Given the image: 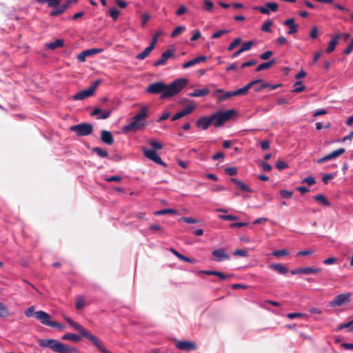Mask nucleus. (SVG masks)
I'll use <instances>...</instances> for the list:
<instances>
[{
  "mask_svg": "<svg viewBox=\"0 0 353 353\" xmlns=\"http://www.w3.org/2000/svg\"><path fill=\"white\" fill-rule=\"evenodd\" d=\"M212 124L211 117H202L196 121V125L198 128L207 130Z\"/></svg>",
  "mask_w": 353,
  "mask_h": 353,
  "instance_id": "412c9836",
  "label": "nucleus"
},
{
  "mask_svg": "<svg viewBox=\"0 0 353 353\" xmlns=\"http://www.w3.org/2000/svg\"><path fill=\"white\" fill-rule=\"evenodd\" d=\"M270 268L281 274H285L288 272V269L281 263L272 264L270 265Z\"/></svg>",
  "mask_w": 353,
  "mask_h": 353,
  "instance_id": "a878e982",
  "label": "nucleus"
},
{
  "mask_svg": "<svg viewBox=\"0 0 353 353\" xmlns=\"http://www.w3.org/2000/svg\"><path fill=\"white\" fill-rule=\"evenodd\" d=\"M314 199L318 202H320L323 205L329 207L330 206V203L329 201L325 197L323 194H317L314 196Z\"/></svg>",
  "mask_w": 353,
  "mask_h": 353,
  "instance_id": "473e14b6",
  "label": "nucleus"
},
{
  "mask_svg": "<svg viewBox=\"0 0 353 353\" xmlns=\"http://www.w3.org/2000/svg\"><path fill=\"white\" fill-rule=\"evenodd\" d=\"M303 274H311L319 273L322 271V269L319 268L306 267V268H303Z\"/></svg>",
  "mask_w": 353,
  "mask_h": 353,
  "instance_id": "e433bc0d",
  "label": "nucleus"
},
{
  "mask_svg": "<svg viewBox=\"0 0 353 353\" xmlns=\"http://www.w3.org/2000/svg\"><path fill=\"white\" fill-rule=\"evenodd\" d=\"M187 8L184 5H181L178 10L176 11V14L178 16H181L187 12Z\"/></svg>",
  "mask_w": 353,
  "mask_h": 353,
  "instance_id": "052dcab7",
  "label": "nucleus"
},
{
  "mask_svg": "<svg viewBox=\"0 0 353 353\" xmlns=\"http://www.w3.org/2000/svg\"><path fill=\"white\" fill-rule=\"evenodd\" d=\"M273 54V52L271 50H268L262 53L259 55V59L261 60H268L272 55Z\"/></svg>",
  "mask_w": 353,
  "mask_h": 353,
  "instance_id": "4d7b16f0",
  "label": "nucleus"
},
{
  "mask_svg": "<svg viewBox=\"0 0 353 353\" xmlns=\"http://www.w3.org/2000/svg\"><path fill=\"white\" fill-rule=\"evenodd\" d=\"M293 192L286 190H280V195L282 198L290 199L292 197Z\"/></svg>",
  "mask_w": 353,
  "mask_h": 353,
  "instance_id": "3c124183",
  "label": "nucleus"
},
{
  "mask_svg": "<svg viewBox=\"0 0 353 353\" xmlns=\"http://www.w3.org/2000/svg\"><path fill=\"white\" fill-rule=\"evenodd\" d=\"M40 4L47 3L50 8H56L60 5L61 0H36Z\"/></svg>",
  "mask_w": 353,
  "mask_h": 353,
  "instance_id": "7c9ffc66",
  "label": "nucleus"
},
{
  "mask_svg": "<svg viewBox=\"0 0 353 353\" xmlns=\"http://www.w3.org/2000/svg\"><path fill=\"white\" fill-rule=\"evenodd\" d=\"M119 11L114 8H112L109 10V14L112 18L114 21H116L117 20L119 16Z\"/></svg>",
  "mask_w": 353,
  "mask_h": 353,
  "instance_id": "37998d69",
  "label": "nucleus"
},
{
  "mask_svg": "<svg viewBox=\"0 0 353 353\" xmlns=\"http://www.w3.org/2000/svg\"><path fill=\"white\" fill-rule=\"evenodd\" d=\"M167 214H176V211L174 209H164L154 212L156 215H165Z\"/></svg>",
  "mask_w": 353,
  "mask_h": 353,
  "instance_id": "58836bf2",
  "label": "nucleus"
},
{
  "mask_svg": "<svg viewBox=\"0 0 353 353\" xmlns=\"http://www.w3.org/2000/svg\"><path fill=\"white\" fill-rule=\"evenodd\" d=\"M70 130L76 133L79 137L88 136L92 133L93 126L90 123H81L70 127Z\"/></svg>",
  "mask_w": 353,
  "mask_h": 353,
  "instance_id": "0eeeda50",
  "label": "nucleus"
},
{
  "mask_svg": "<svg viewBox=\"0 0 353 353\" xmlns=\"http://www.w3.org/2000/svg\"><path fill=\"white\" fill-rule=\"evenodd\" d=\"M235 114L236 111L234 110L218 111L210 116L212 123L215 127H221L225 122L229 121Z\"/></svg>",
  "mask_w": 353,
  "mask_h": 353,
  "instance_id": "423d86ee",
  "label": "nucleus"
},
{
  "mask_svg": "<svg viewBox=\"0 0 353 353\" xmlns=\"http://www.w3.org/2000/svg\"><path fill=\"white\" fill-rule=\"evenodd\" d=\"M272 24H273V22L271 20H268L263 24L261 29V31L265 32H271L270 27L272 26Z\"/></svg>",
  "mask_w": 353,
  "mask_h": 353,
  "instance_id": "ea45409f",
  "label": "nucleus"
},
{
  "mask_svg": "<svg viewBox=\"0 0 353 353\" xmlns=\"http://www.w3.org/2000/svg\"><path fill=\"white\" fill-rule=\"evenodd\" d=\"M229 32H230L229 30H219L216 31V32H214L211 36V38L214 39H218V38L221 37L222 35L228 34Z\"/></svg>",
  "mask_w": 353,
  "mask_h": 353,
  "instance_id": "79ce46f5",
  "label": "nucleus"
},
{
  "mask_svg": "<svg viewBox=\"0 0 353 353\" xmlns=\"http://www.w3.org/2000/svg\"><path fill=\"white\" fill-rule=\"evenodd\" d=\"M180 220L187 223H197L199 222V220L194 218L186 216L181 217Z\"/></svg>",
  "mask_w": 353,
  "mask_h": 353,
  "instance_id": "864d4df0",
  "label": "nucleus"
},
{
  "mask_svg": "<svg viewBox=\"0 0 353 353\" xmlns=\"http://www.w3.org/2000/svg\"><path fill=\"white\" fill-rule=\"evenodd\" d=\"M254 43L252 41H247L241 46L240 48L243 52L249 50L253 46Z\"/></svg>",
  "mask_w": 353,
  "mask_h": 353,
  "instance_id": "8fccbe9b",
  "label": "nucleus"
},
{
  "mask_svg": "<svg viewBox=\"0 0 353 353\" xmlns=\"http://www.w3.org/2000/svg\"><path fill=\"white\" fill-rule=\"evenodd\" d=\"M103 52L102 48H91L85 50L77 55V60L79 62H83L85 60V57L98 54Z\"/></svg>",
  "mask_w": 353,
  "mask_h": 353,
  "instance_id": "2eb2a0df",
  "label": "nucleus"
},
{
  "mask_svg": "<svg viewBox=\"0 0 353 353\" xmlns=\"http://www.w3.org/2000/svg\"><path fill=\"white\" fill-rule=\"evenodd\" d=\"M276 167L279 170H282L287 168L288 165L284 161H277L276 163Z\"/></svg>",
  "mask_w": 353,
  "mask_h": 353,
  "instance_id": "09e8293b",
  "label": "nucleus"
},
{
  "mask_svg": "<svg viewBox=\"0 0 353 353\" xmlns=\"http://www.w3.org/2000/svg\"><path fill=\"white\" fill-rule=\"evenodd\" d=\"M37 343L41 347H49L58 353H79V350L73 347L62 343L55 339H38Z\"/></svg>",
  "mask_w": 353,
  "mask_h": 353,
  "instance_id": "20e7f679",
  "label": "nucleus"
},
{
  "mask_svg": "<svg viewBox=\"0 0 353 353\" xmlns=\"http://www.w3.org/2000/svg\"><path fill=\"white\" fill-rule=\"evenodd\" d=\"M162 34V32L161 31H159L157 32L152 37V39L151 41V43L150 45L152 46L153 47L155 48V46H156V43L158 41V39L159 37V36H161Z\"/></svg>",
  "mask_w": 353,
  "mask_h": 353,
  "instance_id": "13d9d810",
  "label": "nucleus"
},
{
  "mask_svg": "<svg viewBox=\"0 0 353 353\" xmlns=\"http://www.w3.org/2000/svg\"><path fill=\"white\" fill-rule=\"evenodd\" d=\"M185 29V26H178L176 27L171 34V37L174 38L180 34Z\"/></svg>",
  "mask_w": 353,
  "mask_h": 353,
  "instance_id": "a18cd8bd",
  "label": "nucleus"
},
{
  "mask_svg": "<svg viewBox=\"0 0 353 353\" xmlns=\"http://www.w3.org/2000/svg\"><path fill=\"white\" fill-rule=\"evenodd\" d=\"M148 113V108L143 106L139 112L132 117V121L123 128V131L124 132H137L142 129L146 124Z\"/></svg>",
  "mask_w": 353,
  "mask_h": 353,
  "instance_id": "7ed1b4c3",
  "label": "nucleus"
},
{
  "mask_svg": "<svg viewBox=\"0 0 353 353\" xmlns=\"http://www.w3.org/2000/svg\"><path fill=\"white\" fill-rule=\"evenodd\" d=\"M230 181L233 182L236 185V187L240 190L246 192H252V190L243 181H239L234 178H231Z\"/></svg>",
  "mask_w": 353,
  "mask_h": 353,
  "instance_id": "5701e85b",
  "label": "nucleus"
},
{
  "mask_svg": "<svg viewBox=\"0 0 353 353\" xmlns=\"http://www.w3.org/2000/svg\"><path fill=\"white\" fill-rule=\"evenodd\" d=\"M204 4H205V9L207 10V11H212L213 7H214V4L213 3L210 1V0H205L204 1Z\"/></svg>",
  "mask_w": 353,
  "mask_h": 353,
  "instance_id": "69168bd1",
  "label": "nucleus"
},
{
  "mask_svg": "<svg viewBox=\"0 0 353 353\" xmlns=\"http://www.w3.org/2000/svg\"><path fill=\"white\" fill-rule=\"evenodd\" d=\"M278 4L274 2H268L265 3V6H259L254 8L255 10H259L260 12L264 14H269L270 10L274 12L278 10Z\"/></svg>",
  "mask_w": 353,
  "mask_h": 353,
  "instance_id": "f8f14e48",
  "label": "nucleus"
},
{
  "mask_svg": "<svg viewBox=\"0 0 353 353\" xmlns=\"http://www.w3.org/2000/svg\"><path fill=\"white\" fill-rule=\"evenodd\" d=\"M196 64H198L197 63V59L196 58H194L186 63H185L183 65V68H190L191 66H193Z\"/></svg>",
  "mask_w": 353,
  "mask_h": 353,
  "instance_id": "bf43d9fd",
  "label": "nucleus"
},
{
  "mask_svg": "<svg viewBox=\"0 0 353 353\" xmlns=\"http://www.w3.org/2000/svg\"><path fill=\"white\" fill-rule=\"evenodd\" d=\"M301 183H306L308 185H314L316 183V180L312 176H308V177L304 178L301 181Z\"/></svg>",
  "mask_w": 353,
  "mask_h": 353,
  "instance_id": "603ef678",
  "label": "nucleus"
},
{
  "mask_svg": "<svg viewBox=\"0 0 353 353\" xmlns=\"http://www.w3.org/2000/svg\"><path fill=\"white\" fill-rule=\"evenodd\" d=\"M261 82H259L256 84H254L252 86L254 85V90L255 92H260L261 90H262L264 88H269L270 90H275L277 88H279V86H281L280 84H277V85H271V84H269L268 83H263V80L261 79Z\"/></svg>",
  "mask_w": 353,
  "mask_h": 353,
  "instance_id": "6ab92c4d",
  "label": "nucleus"
},
{
  "mask_svg": "<svg viewBox=\"0 0 353 353\" xmlns=\"http://www.w3.org/2000/svg\"><path fill=\"white\" fill-rule=\"evenodd\" d=\"M219 218L222 220H226V221H235V220L238 219L237 216H236L234 215H232V214L219 215Z\"/></svg>",
  "mask_w": 353,
  "mask_h": 353,
  "instance_id": "5fc2aeb1",
  "label": "nucleus"
},
{
  "mask_svg": "<svg viewBox=\"0 0 353 353\" xmlns=\"http://www.w3.org/2000/svg\"><path fill=\"white\" fill-rule=\"evenodd\" d=\"M84 305H85L84 299L82 296H79L77 299V302H76L77 310H81L82 307H83Z\"/></svg>",
  "mask_w": 353,
  "mask_h": 353,
  "instance_id": "de8ad7c7",
  "label": "nucleus"
},
{
  "mask_svg": "<svg viewBox=\"0 0 353 353\" xmlns=\"http://www.w3.org/2000/svg\"><path fill=\"white\" fill-rule=\"evenodd\" d=\"M34 315L35 318L39 320L43 325L50 326L52 321L50 320V316L48 313L42 310H39L35 312Z\"/></svg>",
  "mask_w": 353,
  "mask_h": 353,
  "instance_id": "f3484780",
  "label": "nucleus"
},
{
  "mask_svg": "<svg viewBox=\"0 0 353 353\" xmlns=\"http://www.w3.org/2000/svg\"><path fill=\"white\" fill-rule=\"evenodd\" d=\"M345 152V149L343 148H341L336 150L332 151L330 154L323 157L322 158L317 160L318 163H322L323 162L332 160L333 159H336L340 155L344 154Z\"/></svg>",
  "mask_w": 353,
  "mask_h": 353,
  "instance_id": "9d476101",
  "label": "nucleus"
},
{
  "mask_svg": "<svg viewBox=\"0 0 353 353\" xmlns=\"http://www.w3.org/2000/svg\"><path fill=\"white\" fill-rule=\"evenodd\" d=\"M64 42L63 39H57L53 42H50L46 44V48L50 50H54L58 48L63 47Z\"/></svg>",
  "mask_w": 353,
  "mask_h": 353,
  "instance_id": "c756f323",
  "label": "nucleus"
},
{
  "mask_svg": "<svg viewBox=\"0 0 353 353\" xmlns=\"http://www.w3.org/2000/svg\"><path fill=\"white\" fill-rule=\"evenodd\" d=\"M10 315L9 310L7 305L0 302V317L1 318H6Z\"/></svg>",
  "mask_w": 353,
  "mask_h": 353,
  "instance_id": "f704fd0d",
  "label": "nucleus"
},
{
  "mask_svg": "<svg viewBox=\"0 0 353 353\" xmlns=\"http://www.w3.org/2000/svg\"><path fill=\"white\" fill-rule=\"evenodd\" d=\"M248 225V223H245V222L232 223L230 225V227L231 228H241V227L247 226Z\"/></svg>",
  "mask_w": 353,
  "mask_h": 353,
  "instance_id": "774afa93",
  "label": "nucleus"
},
{
  "mask_svg": "<svg viewBox=\"0 0 353 353\" xmlns=\"http://www.w3.org/2000/svg\"><path fill=\"white\" fill-rule=\"evenodd\" d=\"M210 93L208 88L196 89L193 92L189 93L188 95L191 97H199L208 95Z\"/></svg>",
  "mask_w": 353,
  "mask_h": 353,
  "instance_id": "bb28decb",
  "label": "nucleus"
},
{
  "mask_svg": "<svg viewBox=\"0 0 353 353\" xmlns=\"http://www.w3.org/2000/svg\"><path fill=\"white\" fill-rule=\"evenodd\" d=\"M241 39L240 37L236 38L233 40V41L229 45L228 48V50L231 51L236 46H238L241 43Z\"/></svg>",
  "mask_w": 353,
  "mask_h": 353,
  "instance_id": "a19ab883",
  "label": "nucleus"
},
{
  "mask_svg": "<svg viewBox=\"0 0 353 353\" xmlns=\"http://www.w3.org/2000/svg\"><path fill=\"white\" fill-rule=\"evenodd\" d=\"M233 254L235 256H248V252L245 250H236L234 252Z\"/></svg>",
  "mask_w": 353,
  "mask_h": 353,
  "instance_id": "338daca9",
  "label": "nucleus"
},
{
  "mask_svg": "<svg viewBox=\"0 0 353 353\" xmlns=\"http://www.w3.org/2000/svg\"><path fill=\"white\" fill-rule=\"evenodd\" d=\"M92 152L102 158H105L108 156V152L106 149L101 148L99 147L94 148L92 149Z\"/></svg>",
  "mask_w": 353,
  "mask_h": 353,
  "instance_id": "72a5a7b5",
  "label": "nucleus"
},
{
  "mask_svg": "<svg viewBox=\"0 0 353 353\" xmlns=\"http://www.w3.org/2000/svg\"><path fill=\"white\" fill-rule=\"evenodd\" d=\"M283 24L289 28L288 34H292L297 32V26L295 24L294 19L291 18L285 20Z\"/></svg>",
  "mask_w": 353,
  "mask_h": 353,
  "instance_id": "b1692460",
  "label": "nucleus"
},
{
  "mask_svg": "<svg viewBox=\"0 0 353 353\" xmlns=\"http://www.w3.org/2000/svg\"><path fill=\"white\" fill-rule=\"evenodd\" d=\"M341 37V34H338L334 36L332 39L330 41L327 48L325 50L327 53H331L333 52L338 44L339 39Z\"/></svg>",
  "mask_w": 353,
  "mask_h": 353,
  "instance_id": "393cba45",
  "label": "nucleus"
},
{
  "mask_svg": "<svg viewBox=\"0 0 353 353\" xmlns=\"http://www.w3.org/2000/svg\"><path fill=\"white\" fill-rule=\"evenodd\" d=\"M101 141L105 144L112 145L114 143V137L110 131L102 130L101 134Z\"/></svg>",
  "mask_w": 353,
  "mask_h": 353,
  "instance_id": "4be33fe9",
  "label": "nucleus"
},
{
  "mask_svg": "<svg viewBox=\"0 0 353 353\" xmlns=\"http://www.w3.org/2000/svg\"><path fill=\"white\" fill-rule=\"evenodd\" d=\"M143 152L144 156L148 159L163 167H166V164L162 161L154 150L144 148H143Z\"/></svg>",
  "mask_w": 353,
  "mask_h": 353,
  "instance_id": "1a4fd4ad",
  "label": "nucleus"
},
{
  "mask_svg": "<svg viewBox=\"0 0 353 353\" xmlns=\"http://www.w3.org/2000/svg\"><path fill=\"white\" fill-rule=\"evenodd\" d=\"M77 0H66L63 4V7L66 10L72 4L77 3Z\"/></svg>",
  "mask_w": 353,
  "mask_h": 353,
  "instance_id": "e2e57ef3",
  "label": "nucleus"
},
{
  "mask_svg": "<svg viewBox=\"0 0 353 353\" xmlns=\"http://www.w3.org/2000/svg\"><path fill=\"white\" fill-rule=\"evenodd\" d=\"M275 63H276V59H272L268 62H264V63L259 65L255 70H256V72H260L263 70L269 69Z\"/></svg>",
  "mask_w": 353,
  "mask_h": 353,
  "instance_id": "cd10ccee",
  "label": "nucleus"
},
{
  "mask_svg": "<svg viewBox=\"0 0 353 353\" xmlns=\"http://www.w3.org/2000/svg\"><path fill=\"white\" fill-rule=\"evenodd\" d=\"M174 57V50L172 49H168L162 53L161 58L159 60H157V61H155L153 65L155 67L163 65L165 64V63L167 62V61L169 59L172 58Z\"/></svg>",
  "mask_w": 353,
  "mask_h": 353,
  "instance_id": "9b49d317",
  "label": "nucleus"
},
{
  "mask_svg": "<svg viewBox=\"0 0 353 353\" xmlns=\"http://www.w3.org/2000/svg\"><path fill=\"white\" fill-rule=\"evenodd\" d=\"M111 114L110 110H102L101 108H97L93 110L91 116H97V119H108Z\"/></svg>",
  "mask_w": 353,
  "mask_h": 353,
  "instance_id": "aec40b11",
  "label": "nucleus"
},
{
  "mask_svg": "<svg viewBox=\"0 0 353 353\" xmlns=\"http://www.w3.org/2000/svg\"><path fill=\"white\" fill-rule=\"evenodd\" d=\"M188 84L186 79H177L167 85L162 81L150 84L146 92L154 94H161V99H167L179 94Z\"/></svg>",
  "mask_w": 353,
  "mask_h": 353,
  "instance_id": "f257e3e1",
  "label": "nucleus"
},
{
  "mask_svg": "<svg viewBox=\"0 0 353 353\" xmlns=\"http://www.w3.org/2000/svg\"><path fill=\"white\" fill-rule=\"evenodd\" d=\"M289 254V252L287 250H275L272 252V255L276 257H281L283 256H286Z\"/></svg>",
  "mask_w": 353,
  "mask_h": 353,
  "instance_id": "49530a36",
  "label": "nucleus"
},
{
  "mask_svg": "<svg viewBox=\"0 0 353 353\" xmlns=\"http://www.w3.org/2000/svg\"><path fill=\"white\" fill-rule=\"evenodd\" d=\"M350 297V294H340L330 302V305L332 307L341 306L347 302Z\"/></svg>",
  "mask_w": 353,
  "mask_h": 353,
  "instance_id": "ddd939ff",
  "label": "nucleus"
},
{
  "mask_svg": "<svg viewBox=\"0 0 353 353\" xmlns=\"http://www.w3.org/2000/svg\"><path fill=\"white\" fill-rule=\"evenodd\" d=\"M294 89L293 90V92H296V93L301 92L303 90H305V85H302V82L301 81H296L294 84Z\"/></svg>",
  "mask_w": 353,
  "mask_h": 353,
  "instance_id": "4c0bfd02",
  "label": "nucleus"
},
{
  "mask_svg": "<svg viewBox=\"0 0 353 353\" xmlns=\"http://www.w3.org/2000/svg\"><path fill=\"white\" fill-rule=\"evenodd\" d=\"M353 50V38L351 39L348 46L345 49L343 53L345 54H350Z\"/></svg>",
  "mask_w": 353,
  "mask_h": 353,
  "instance_id": "0e129e2a",
  "label": "nucleus"
},
{
  "mask_svg": "<svg viewBox=\"0 0 353 353\" xmlns=\"http://www.w3.org/2000/svg\"><path fill=\"white\" fill-rule=\"evenodd\" d=\"M261 81V80L252 81L245 85L244 87L234 91L224 92L223 89H217L214 91V96L217 98L218 102L221 103L222 101L230 99L232 97L246 94L248 90L252 87L254 84Z\"/></svg>",
  "mask_w": 353,
  "mask_h": 353,
  "instance_id": "39448f33",
  "label": "nucleus"
},
{
  "mask_svg": "<svg viewBox=\"0 0 353 353\" xmlns=\"http://www.w3.org/2000/svg\"><path fill=\"white\" fill-rule=\"evenodd\" d=\"M196 108V105L195 104L189 105L186 106L185 108H183L182 110L179 111L176 114H175L172 117V121H176L189 114L193 112V110Z\"/></svg>",
  "mask_w": 353,
  "mask_h": 353,
  "instance_id": "dca6fc26",
  "label": "nucleus"
},
{
  "mask_svg": "<svg viewBox=\"0 0 353 353\" xmlns=\"http://www.w3.org/2000/svg\"><path fill=\"white\" fill-rule=\"evenodd\" d=\"M154 49V47H153L151 45H149L148 47H147L142 52L138 54L136 56V58L139 60L145 59L147 57L149 56L150 52Z\"/></svg>",
  "mask_w": 353,
  "mask_h": 353,
  "instance_id": "c85d7f7f",
  "label": "nucleus"
},
{
  "mask_svg": "<svg viewBox=\"0 0 353 353\" xmlns=\"http://www.w3.org/2000/svg\"><path fill=\"white\" fill-rule=\"evenodd\" d=\"M61 339L62 340H69L74 342H79L81 341L80 336L72 333H66L62 336Z\"/></svg>",
  "mask_w": 353,
  "mask_h": 353,
  "instance_id": "2f4dec72",
  "label": "nucleus"
},
{
  "mask_svg": "<svg viewBox=\"0 0 353 353\" xmlns=\"http://www.w3.org/2000/svg\"><path fill=\"white\" fill-rule=\"evenodd\" d=\"M212 254L216 261H221L224 260L230 259V256L226 253L225 250L223 248L213 250Z\"/></svg>",
  "mask_w": 353,
  "mask_h": 353,
  "instance_id": "a211bd4d",
  "label": "nucleus"
},
{
  "mask_svg": "<svg viewBox=\"0 0 353 353\" xmlns=\"http://www.w3.org/2000/svg\"><path fill=\"white\" fill-rule=\"evenodd\" d=\"M64 319L70 326L79 332L83 337L92 342V343L99 349L101 353H112L101 343V341L95 336L85 329L82 325L77 323V322H74L68 316H64Z\"/></svg>",
  "mask_w": 353,
  "mask_h": 353,
  "instance_id": "f03ea898",
  "label": "nucleus"
},
{
  "mask_svg": "<svg viewBox=\"0 0 353 353\" xmlns=\"http://www.w3.org/2000/svg\"><path fill=\"white\" fill-rule=\"evenodd\" d=\"M148 142L150 145L155 150H161L163 148V144L159 141L151 139Z\"/></svg>",
  "mask_w": 353,
  "mask_h": 353,
  "instance_id": "c03bdc74",
  "label": "nucleus"
},
{
  "mask_svg": "<svg viewBox=\"0 0 353 353\" xmlns=\"http://www.w3.org/2000/svg\"><path fill=\"white\" fill-rule=\"evenodd\" d=\"M101 81L99 79L96 80L88 89L81 90L74 95L73 99L76 101L83 100L89 97L92 96L94 94L96 89L99 85Z\"/></svg>",
  "mask_w": 353,
  "mask_h": 353,
  "instance_id": "6e6552de",
  "label": "nucleus"
},
{
  "mask_svg": "<svg viewBox=\"0 0 353 353\" xmlns=\"http://www.w3.org/2000/svg\"><path fill=\"white\" fill-rule=\"evenodd\" d=\"M216 276H218L221 280H225L232 277L233 274H225L223 272H218L216 274Z\"/></svg>",
  "mask_w": 353,
  "mask_h": 353,
  "instance_id": "680f3d73",
  "label": "nucleus"
},
{
  "mask_svg": "<svg viewBox=\"0 0 353 353\" xmlns=\"http://www.w3.org/2000/svg\"><path fill=\"white\" fill-rule=\"evenodd\" d=\"M175 346L181 350L190 351L196 349V345L194 343L188 341H176Z\"/></svg>",
  "mask_w": 353,
  "mask_h": 353,
  "instance_id": "4468645a",
  "label": "nucleus"
},
{
  "mask_svg": "<svg viewBox=\"0 0 353 353\" xmlns=\"http://www.w3.org/2000/svg\"><path fill=\"white\" fill-rule=\"evenodd\" d=\"M54 9L52 10L50 12V17H57V16H59L61 14H63L65 10L64 9V8L63 7L62 5H59V6L56 7V8H54Z\"/></svg>",
  "mask_w": 353,
  "mask_h": 353,
  "instance_id": "c9c22d12",
  "label": "nucleus"
},
{
  "mask_svg": "<svg viewBox=\"0 0 353 353\" xmlns=\"http://www.w3.org/2000/svg\"><path fill=\"white\" fill-rule=\"evenodd\" d=\"M225 174L230 176H234L237 173V169L235 167H229L225 169Z\"/></svg>",
  "mask_w": 353,
  "mask_h": 353,
  "instance_id": "6e6d98bb",
  "label": "nucleus"
}]
</instances>
